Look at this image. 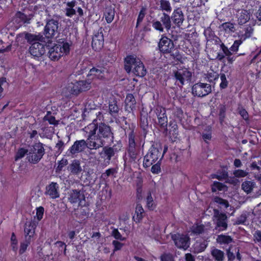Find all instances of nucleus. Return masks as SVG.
Masks as SVG:
<instances>
[{"mask_svg": "<svg viewBox=\"0 0 261 261\" xmlns=\"http://www.w3.org/2000/svg\"><path fill=\"white\" fill-rule=\"evenodd\" d=\"M103 151L108 160H110L111 158L114 154V150L111 147H105L103 148Z\"/></svg>", "mask_w": 261, "mask_h": 261, "instance_id": "48", "label": "nucleus"}, {"mask_svg": "<svg viewBox=\"0 0 261 261\" xmlns=\"http://www.w3.org/2000/svg\"><path fill=\"white\" fill-rule=\"evenodd\" d=\"M172 239L178 248L186 250L189 247V238L187 235L176 233L172 235Z\"/></svg>", "mask_w": 261, "mask_h": 261, "instance_id": "10", "label": "nucleus"}, {"mask_svg": "<svg viewBox=\"0 0 261 261\" xmlns=\"http://www.w3.org/2000/svg\"><path fill=\"white\" fill-rule=\"evenodd\" d=\"M30 242L31 240H27L25 239V241L21 243L19 250V253L20 254H23L26 251L27 247Z\"/></svg>", "mask_w": 261, "mask_h": 261, "instance_id": "43", "label": "nucleus"}, {"mask_svg": "<svg viewBox=\"0 0 261 261\" xmlns=\"http://www.w3.org/2000/svg\"><path fill=\"white\" fill-rule=\"evenodd\" d=\"M58 29L57 21L51 19L49 20L45 28V32L47 37H51L55 35Z\"/></svg>", "mask_w": 261, "mask_h": 261, "instance_id": "16", "label": "nucleus"}, {"mask_svg": "<svg viewBox=\"0 0 261 261\" xmlns=\"http://www.w3.org/2000/svg\"><path fill=\"white\" fill-rule=\"evenodd\" d=\"M202 137L205 142H207L208 141H210L212 138L211 128L208 127L207 129L202 133Z\"/></svg>", "mask_w": 261, "mask_h": 261, "instance_id": "42", "label": "nucleus"}, {"mask_svg": "<svg viewBox=\"0 0 261 261\" xmlns=\"http://www.w3.org/2000/svg\"><path fill=\"white\" fill-rule=\"evenodd\" d=\"M254 184L251 181H246L242 185V189L246 193H249L252 191Z\"/></svg>", "mask_w": 261, "mask_h": 261, "instance_id": "36", "label": "nucleus"}, {"mask_svg": "<svg viewBox=\"0 0 261 261\" xmlns=\"http://www.w3.org/2000/svg\"><path fill=\"white\" fill-rule=\"evenodd\" d=\"M27 152V150L24 148H20L19 149L15 156V160H18L23 158Z\"/></svg>", "mask_w": 261, "mask_h": 261, "instance_id": "50", "label": "nucleus"}, {"mask_svg": "<svg viewBox=\"0 0 261 261\" xmlns=\"http://www.w3.org/2000/svg\"><path fill=\"white\" fill-rule=\"evenodd\" d=\"M44 213V208L43 207H39L37 208L36 217L38 220H40L43 218Z\"/></svg>", "mask_w": 261, "mask_h": 261, "instance_id": "55", "label": "nucleus"}, {"mask_svg": "<svg viewBox=\"0 0 261 261\" xmlns=\"http://www.w3.org/2000/svg\"><path fill=\"white\" fill-rule=\"evenodd\" d=\"M216 241L220 244H228L232 242V239L229 236L220 234L217 237Z\"/></svg>", "mask_w": 261, "mask_h": 261, "instance_id": "29", "label": "nucleus"}, {"mask_svg": "<svg viewBox=\"0 0 261 261\" xmlns=\"http://www.w3.org/2000/svg\"><path fill=\"white\" fill-rule=\"evenodd\" d=\"M35 233V227L31 223L25 224L24 228L25 239L31 241V238L34 236Z\"/></svg>", "mask_w": 261, "mask_h": 261, "instance_id": "22", "label": "nucleus"}, {"mask_svg": "<svg viewBox=\"0 0 261 261\" xmlns=\"http://www.w3.org/2000/svg\"><path fill=\"white\" fill-rule=\"evenodd\" d=\"M75 14V10L73 8H66V15L69 17H72Z\"/></svg>", "mask_w": 261, "mask_h": 261, "instance_id": "62", "label": "nucleus"}, {"mask_svg": "<svg viewBox=\"0 0 261 261\" xmlns=\"http://www.w3.org/2000/svg\"><path fill=\"white\" fill-rule=\"evenodd\" d=\"M88 76L91 77V79H102L104 77L103 70L93 68L90 70Z\"/></svg>", "mask_w": 261, "mask_h": 261, "instance_id": "23", "label": "nucleus"}, {"mask_svg": "<svg viewBox=\"0 0 261 261\" xmlns=\"http://www.w3.org/2000/svg\"><path fill=\"white\" fill-rule=\"evenodd\" d=\"M84 130L88 134L87 145L90 149H96L102 147L105 139L112 135L110 126L104 123L97 126L93 122L86 126Z\"/></svg>", "mask_w": 261, "mask_h": 261, "instance_id": "1", "label": "nucleus"}, {"mask_svg": "<svg viewBox=\"0 0 261 261\" xmlns=\"http://www.w3.org/2000/svg\"><path fill=\"white\" fill-rule=\"evenodd\" d=\"M221 83L220 87L221 89H225L228 86V81H227L226 75L224 73L220 74Z\"/></svg>", "mask_w": 261, "mask_h": 261, "instance_id": "46", "label": "nucleus"}, {"mask_svg": "<svg viewBox=\"0 0 261 261\" xmlns=\"http://www.w3.org/2000/svg\"><path fill=\"white\" fill-rule=\"evenodd\" d=\"M207 245V243L204 240L201 242L196 241L193 245L194 250L196 253L202 252L205 250Z\"/></svg>", "mask_w": 261, "mask_h": 261, "instance_id": "27", "label": "nucleus"}, {"mask_svg": "<svg viewBox=\"0 0 261 261\" xmlns=\"http://www.w3.org/2000/svg\"><path fill=\"white\" fill-rule=\"evenodd\" d=\"M162 148L152 146L144 156L143 160L144 167H148L152 165L156 162L161 161L164 156L165 150L163 153H162Z\"/></svg>", "mask_w": 261, "mask_h": 261, "instance_id": "4", "label": "nucleus"}, {"mask_svg": "<svg viewBox=\"0 0 261 261\" xmlns=\"http://www.w3.org/2000/svg\"><path fill=\"white\" fill-rule=\"evenodd\" d=\"M45 150L42 143H38L32 146L27 154L28 161L33 164L37 163L44 154Z\"/></svg>", "mask_w": 261, "mask_h": 261, "instance_id": "5", "label": "nucleus"}, {"mask_svg": "<svg viewBox=\"0 0 261 261\" xmlns=\"http://www.w3.org/2000/svg\"><path fill=\"white\" fill-rule=\"evenodd\" d=\"M25 39L30 42L33 43L35 42H42L43 38L40 35H36L32 34L27 33L25 34Z\"/></svg>", "mask_w": 261, "mask_h": 261, "instance_id": "28", "label": "nucleus"}, {"mask_svg": "<svg viewBox=\"0 0 261 261\" xmlns=\"http://www.w3.org/2000/svg\"><path fill=\"white\" fill-rule=\"evenodd\" d=\"M160 9L162 11H165L168 12H170L171 11V7L169 1L166 0H161L160 1Z\"/></svg>", "mask_w": 261, "mask_h": 261, "instance_id": "37", "label": "nucleus"}, {"mask_svg": "<svg viewBox=\"0 0 261 261\" xmlns=\"http://www.w3.org/2000/svg\"><path fill=\"white\" fill-rule=\"evenodd\" d=\"M70 44L67 42H63L50 47L49 49L48 56L52 61H58L62 57L68 55L70 52Z\"/></svg>", "mask_w": 261, "mask_h": 261, "instance_id": "3", "label": "nucleus"}, {"mask_svg": "<svg viewBox=\"0 0 261 261\" xmlns=\"http://www.w3.org/2000/svg\"><path fill=\"white\" fill-rule=\"evenodd\" d=\"M87 146V140H81L75 141L69 149V151L72 154L83 151Z\"/></svg>", "mask_w": 261, "mask_h": 261, "instance_id": "17", "label": "nucleus"}, {"mask_svg": "<svg viewBox=\"0 0 261 261\" xmlns=\"http://www.w3.org/2000/svg\"><path fill=\"white\" fill-rule=\"evenodd\" d=\"M70 171L74 174H78L82 171L80 162L77 161H74L70 166Z\"/></svg>", "mask_w": 261, "mask_h": 261, "instance_id": "34", "label": "nucleus"}, {"mask_svg": "<svg viewBox=\"0 0 261 261\" xmlns=\"http://www.w3.org/2000/svg\"><path fill=\"white\" fill-rule=\"evenodd\" d=\"M141 125L144 129L148 125V120L146 115L141 116Z\"/></svg>", "mask_w": 261, "mask_h": 261, "instance_id": "60", "label": "nucleus"}, {"mask_svg": "<svg viewBox=\"0 0 261 261\" xmlns=\"http://www.w3.org/2000/svg\"><path fill=\"white\" fill-rule=\"evenodd\" d=\"M212 91V87L210 84L203 83H197L194 84L192 88V93L194 96L203 97Z\"/></svg>", "mask_w": 261, "mask_h": 261, "instance_id": "8", "label": "nucleus"}, {"mask_svg": "<svg viewBox=\"0 0 261 261\" xmlns=\"http://www.w3.org/2000/svg\"><path fill=\"white\" fill-rule=\"evenodd\" d=\"M112 236L116 239L118 240H120L121 241H123L125 240V238L122 237L120 233L119 232V231L115 229L112 231Z\"/></svg>", "mask_w": 261, "mask_h": 261, "instance_id": "54", "label": "nucleus"}, {"mask_svg": "<svg viewBox=\"0 0 261 261\" xmlns=\"http://www.w3.org/2000/svg\"><path fill=\"white\" fill-rule=\"evenodd\" d=\"M25 34H19L16 37V42L19 43H23L25 41Z\"/></svg>", "mask_w": 261, "mask_h": 261, "instance_id": "61", "label": "nucleus"}, {"mask_svg": "<svg viewBox=\"0 0 261 261\" xmlns=\"http://www.w3.org/2000/svg\"><path fill=\"white\" fill-rule=\"evenodd\" d=\"M144 210L140 204H137L136 207L135 213L133 219L136 223L140 222L143 218Z\"/></svg>", "mask_w": 261, "mask_h": 261, "instance_id": "25", "label": "nucleus"}, {"mask_svg": "<svg viewBox=\"0 0 261 261\" xmlns=\"http://www.w3.org/2000/svg\"><path fill=\"white\" fill-rule=\"evenodd\" d=\"M128 153L132 161H135L136 159L137 152L135 147L128 148Z\"/></svg>", "mask_w": 261, "mask_h": 261, "instance_id": "47", "label": "nucleus"}, {"mask_svg": "<svg viewBox=\"0 0 261 261\" xmlns=\"http://www.w3.org/2000/svg\"><path fill=\"white\" fill-rule=\"evenodd\" d=\"M152 27L156 30L161 32H163L164 29L163 24L161 23V21L159 20H153L152 21Z\"/></svg>", "mask_w": 261, "mask_h": 261, "instance_id": "49", "label": "nucleus"}, {"mask_svg": "<svg viewBox=\"0 0 261 261\" xmlns=\"http://www.w3.org/2000/svg\"><path fill=\"white\" fill-rule=\"evenodd\" d=\"M169 133L172 135L175 138H176L178 135V126L176 124H174L171 128L170 129Z\"/></svg>", "mask_w": 261, "mask_h": 261, "instance_id": "52", "label": "nucleus"}, {"mask_svg": "<svg viewBox=\"0 0 261 261\" xmlns=\"http://www.w3.org/2000/svg\"><path fill=\"white\" fill-rule=\"evenodd\" d=\"M146 206L150 210H154L156 207V204L153 200L150 192H148L146 198Z\"/></svg>", "mask_w": 261, "mask_h": 261, "instance_id": "33", "label": "nucleus"}, {"mask_svg": "<svg viewBox=\"0 0 261 261\" xmlns=\"http://www.w3.org/2000/svg\"><path fill=\"white\" fill-rule=\"evenodd\" d=\"M104 39L101 28H100L97 32L94 34L92 41V47L95 50H99L103 45Z\"/></svg>", "mask_w": 261, "mask_h": 261, "instance_id": "13", "label": "nucleus"}, {"mask_svg": "<svg viewBox=\"0 0 261 261\" xmlns=\"http://www.w3.org/2000/svg\"><path fill=\"white\" fill-rule=\"evenodd\" d=\"M211 176L212 178H217L219 180H222L227 177V173L225 170L222 169L221 172H218L217 174H212Z\"/></svg>", "mask_w": 261, "mask_h": 261, "instance_id": "41", "label": "nucleus"}, {"mask_svg": "<svg viewBox=\"0 0 261 261\" xmlns=\"http://www.w3.org/2000/svg\"><path fill=\"white\" fill-rule=\"evenodd\" d=\"M136 99L132 94H128L125 100V110L130 112L133 111L136 107Z\"/></svg>", "mask_w": 261, "mask_h": 261, "instance_id": "21", "label": "nucleus"}, {"mask_svg": "<svg viewBox=\"0 0 261 261\" xmlns=\"http://www.w3.org/2000/svg\"><path fill=\"white\" fill-rule=\"evenodd\" d=\"M215 201L220 204L224 205L225 207H227L229 206L228 203L226 200L219 197H216L215 198Z\"/></svg>", "mask_w": 261, "mask_h": 261, "instance_id": "56", "label": "nucleus"}, {"mask_svg": "<svg viewBox=\"0 0 261 261\" xmlns=\"http://www.w3.org/2000/svg\"><path fill=\"white\" fill-rule=\"evenodd\" d=\"M174 77L176 81H178L181 85L185 83L190 82L192 76V73L187 68H178L174 71Z\"/></svg>", "mask_w": 261, "mask_h": 261, "instance_id": "9", "label": "nucleus"}, {"mask_svg": "<svg viewBox=\"0 0 261 261\" xmlns=\"http://www.w3.org/2000/svg\"><path fill=\"white\" fill-rule=\"evenodd\" d=\"M30 53L35 59H39L45 53V45L41 42H34L30 47Z\"/></svg>", "mask_w": 261, "mask_h": 261, "instance_id": "12", "label": "nucleus"}, {"mask_svg": "<svg viewBox=\"0 0 261 261\" xmlns=\"http://www.w3.org/2000/svg\"><path fill=\"white\" fill-rule=\"evenodd\" d=\"M128 148L135 147V136L133 134H130L128 136Z\"/></svg>", "mask_w": 261, "mask_h": 261, "instance_id": "57", "label": "nucleus"}, {"mask_svg": "<svg viewBox=\"0 0 261 261\" xmlns=\"http://www.w3.org/2000/svg\"><path fill=\"white\" fill-rule=\"evenodd\" d=\"M112 243L113 245L114 246V251L120 250L122 248L123 245L122 243L117 241H113Z\"/></svg>", "mask_w": 261, "mask_h": 261, "instance_id": "63", "label": "nucleus"}, {"mask_svg": "<svg viewBox=\"0 0 261 261\" xmlns=\"http://www.w3.org/2000/svg\"><path fill=\"white\" fill-rule=\"evenodd\" d=\"M162 261H173V258L170 254H164L161 257Z\"/></svg>", "mask_w": 261, "mask_h": 261, "instance_id": "59", "label": "nucleus"}, {"mask_svg": "<svg viewBox=\"0 0 261 261\" xmlns=\"http://www.w3.org/2000/svg\"><path fill=\"white\" fill-rule=\"evenodd\" d=\"M173 22L177 26L180 27L184 20V16L180 9L174 10L172 16Z\"/></svg>", "mask_w": 261, "mask_h": 261, "instance_id": "19", "label": "nucleus"}, {"mask_svg": "<svg viewBox=\"0 0 261 261\" xmlns=\"http://www.w3.org/2000/svg\"><path fill=\"white\" fill-rule=\"evenodd\" d=\"M212 255L217 261H222L224 258L223 252L217 249H214L212 251Z\"/></svg>", "mask_w": 261, "mask_h": 261, "instance_id": "35", "label": "nucleus"}, {"mask_svg": "<svg viewBox=\"0 0 261 261\" xmlns=\"http://www.w3.org/2000/svg\"><path fill=\"white\" fill-rule=\"evenodd\" d=\"M246 220V217L245 215H242L238 218L236 223L237 224H240L244 223Z\"/></svg>", "mask_w": 261, "mask_h": 261, "instance_id": "64", "label": "nucleus"}, {"mask_svg": "<svg viewBox=\"0 0 261 261\" xmlns=\"http://www.w3.org/2000/svg\"><path fill=\"white\" fill-rule=\"evenodd\" d=\"M233 174L237 177H243L247 175L248 172L243 170H236Z\"/></svg>", "mask_w": 261, "mask_h": 261, "instance_id": "51", "label": "nucleus"}, {"mask_svg": "<svg viewBox=\"0 0 261 261\" xmlns=\"http://www.w3.org/2000/svg\"><path fill=\"white\" fill-rule=\"evenodd\" d=\"M155 113L158 116V123L162 127L166 126L167 123V117L164 108L158 107L155 109Z\"/></svg>", "mask_w": 261, "mask_h": 261, "instance_id": "18", "label": "nucleus"}, {"mask_svg": "<svg viewBox=\"0 0 261 261\" xmlns=\"http://www.w3.org/2000/svg\"><path fill=\"white\" fill-rule=\"evenodd\" d=\"M213 221L215 224V229L219 231H225L228 226V218L226 214L219 212L218 210H214Z\"/></svg>", "mask_w": 261, "mask_h": 261, "instance_id": "7", "label": "nucleus"}, {"mask_svg": "<svg viewBox=\"0 0 261 261\" xmlns=\"http://www.w3.org/2000/svg\"><path fill=\"white\" fill-rule=\"evenodd\" d=\"M191 232L194 234H200L205 231L203 225L195 224L191 228Z\"/></svg>", "mask_w": 261, "mask_h": 261, "instance_id": "40", "label": "nucleus"}, {"mask_svg": "<svg viewBox=\"0 0 261 261\" xmlns=\"http://www.w3.org/2000/svg\"><path fill=\"white\" fill-rule=\"evenodd\" d=\"M88 80V81H74L69 83L67 87L65 88V90L68 93L72 94H77L80 92L85 91L90 88L91 82Z\"/></svg>", "mask_w": 261, "mask_h": 261, "instance_id": "6", "label": "nucleus"}, {"mask_svg": "<svg viewBox=\"0 0 261 261\" xmlns=\"http://www.w3.org/2000/svg\"><path fill=\"white\" fill-rule=\"evenodd\" d=\"M45 194L50 198L56 199L60 196L59 187L57 183L52 182L46 188Z\"/></svg>", "mask_w": 261, "mask_h": 261, "instance_id": "15", "label": "nucleus"}, {"mask_svg": "<svg viewBox=\"0 0 261 261\" xmlns=\"http://www.w3.org/2000/svg\"><path fill=\"white\" fill-rule=\"evenodd\" d=\"M238 22L239 24L246 23L250 19V12L246 10H241L237 14Z\"/></svg>", "mask_w": 261, "mask_h": 261, "instance_id": "20", "label": "nucleus"}, {"mask_svg": "<svg viewBox=\"0 0 261 261\" xmlns=\"http://www.w3.org/2000/svg\"><path fill=\"white\" fill-rule=\"evenodd\" d=\"M109 113L112 115H116L119 112V108L116 100L113 99L110 101L109 105Z\"/></svg>", "mask_w": 261, "mask_h": 261, "instance_id": "30", "label": "nucleus"}, {"mask_svg": "<svg viewBox=\"0 0 261 261\" xmlns=\"http://www.w3.org/2000/svg\"><path fill=\"white\" fill-rule=\"evenodd\" d=\"M243 40L241 39L234 41L233 44L230 47V50L233 52H237L239 50V46L243 43Z\"/></svg>", "mask_w": 261, "mask_h": 261, "instance_id": "45", "label": "nucleus"}, {"mask_svg": "<svg viewBox=\"0 0 261 261\" xmlns=\"http://www.w3.org/2000/svg\"><path fill=\"white\" fill-rule=\"evenodd\" d=\"M10 247L14 252H17L18 250V241L14 233L11 235L10 239Z\"/></svg>", "mask_w": 261, "mask_h": 261, "instance_id": "38", "label": "nucleus"}, {"mask_svg": "<svg viewBox=\"0 0 261 261\" xmlns=\"http://www.w3.org/2000/svg\"><path fill=\"white\" fill-rule=\"evenodd\" d=\"M160 162V161H158L156 163H155L154 165H153L151 167V170L153 173L157 174L160 171L161 168Z\"/></svg>", "mask_w": 261, "mask_h": 261, "instance_id": "53", "label": "nucleus"}, {"mask_svg": "<svg viewBox=\"0 0 261 261\" xmlns=\"http://www.w3.org/2000/svg\"><path fill=\"white\" fill-rule=\"evenodd\" d=\"M104 15L107 23H110L112 22L115 16V10L114 8L112 7H108L106 9Z\"/></svg>", "mask_w": 261, "mask_h": 261, "instance_id": "26", "label": "nucleus"}, {"mask_svg": "<svg viewBox=\"0 0 261 261\" xmlns=\"http://www.w3.org/2000/svg\"><path fill=\"white\" fill-rule=\"evenodd\" d=\"M239 113L244 120H248V114L247 112L245 109H244L242 108H239Z\"/></svg>", "mask_w": 261, "mask_h": 261, "instance_id": "58", "label": "nucleus"}, {"mask_svg": "<svg viewBox=\"0 0 261 261\" xmlns=\"http://www.w3.org/2000/svg\"><path fill=\"white\" fill-rule=\"evenodd\" d=\"M72 203H77L79 206H83L85 203V197L83 192L77 190H72L70 192L68 198Z\"/></svg>", "mask_w": 261, "mask_h": 261, "instance_id": "11", "label": "nucleus"}, {"mask_svg": "<svg viewBox=\"0 0 261 261\" xmlns=\"http://www.w3.org/2000/svg\"><path fill=\"white\" fill-rule=\"evenodd\" d=\"M159 47L162 52L168 53L173 48L174 44L171 40L166 37H163L160 39Z\"/></svg>", "mask_w": 261, "mask_h": 261, "instance_id": "14", "label": "nucleus"}, {"mask_svg": "<svg viewBox=\"0 0 261 261\" xmlns=\"http://www.w3.org/2000/svg\"><path fill=\"white\" fill-rule=\"evenodd\" d=\"M223 29L224 30L226 33H231L234 32L235 31V28L234 24L231 22H225L222 25Z\"/></svg>", "mask_w": 261, "mask_h": 261, "instance_id": "39", "label": "nucleus"}, {"mask_svg": "<svg viewBox=\"0 0 261 261\" xmlns=\"http://www.w3.org/2000/svg\"><path fill=\"white\" fill-rule=\"evenodd\" d=\"M124 68L127 73L133 72L140 77L144 76L146 73L142 62L136 55L126 56L124 60Z\"/></svg>", "mask_w": 261, "mask_h": 261, "instance_id": "2", "label": "nucleus"}, {"mask_svg": "<svg viewBox=\"0 0 261 261\" xmlns=\"http://www.w3.org/2000/svg\"><path fill=\"white\" fill-rule=\"evenodd\" d=\"M224 188L225 187L222 184L219 182L215 181L212 185V190L213 192H215L217 191H221L223 190Z\"/></svg>", "mask_w": 261, "mask_h": 261, "instance_id": "44", "label": "nucleus"}, {"mask_svg": "<svg viewBox=\"0 0 261 261\" xmlns=\"http://www.w3.org/2000/svg\"><path fill=\"white\" fill-rule=\"evenodd\" d=\"M161 21L167 31H168L171 26L170 16L164 13L163 16L161 17Z\"/></svg>", "mask_w": 261, "mask_h": 261, "instance_id": "31", "label": "nucleus"}, {"mask_svg": "<svg viewBox=\"0 0 261 261\" xmlns=\"http://www.w3.org/2000/svg\"><path fill=\"white\" fill-rule=\"evenodd\" d=\"M15 21L19 25L24 23H29V20L31 19L30 16H27L24 14L18 12L15 15Z\"/></svg>", "mask_w": 261, "mask_h": 261, "instance_id": "24", "label": "nucleus"}, {"mask_svg": "<svg viewBox=\"0 0 261 261\" xmlns=\"http://www.w3.org/2000/svg\"><path fill=\"white\" fill-rule=\"evenodd\" d=\"M253 31V29L252 27H248L246 28L244 34H241L238 35L239 38L244 41L252 36Z\"/></svg>", "mask_w": 261, "mask_h": 261, "instance_id": "32", "label": "nucleus"}]
</instances>
